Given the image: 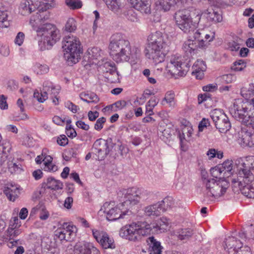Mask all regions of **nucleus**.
<instances>
[{
  "mask_svg": "<svg viewBox=\"0 0 254 254\" xmlns=\"http://www.w3.org/2000/svg\"><path fill=\"white\" fill-rule=\"evenodd\" d=\"M241 94L245 101L236 99L230 112L237 120L254 130V83L250 84L248 87H243Z\"/></svg>",
  "mask_w": 254,
  "mask_h": 254,
  "instance_id": "1",
  "label": "nucleus"
},
{
  "mask_svg": "<svg viewBox=\"0 0 254 254\" xmlns=\"http://www.w3.org/2000/svg\"><path fill=\"white\" fill-rule=\"evenodd\" d=\"M198 48L196 41L190 38L184 42L182 49L186 56L182 58L177 55L171 56L170 62L167 65L169 72L174 75L183 76L186 74L191 65L190 58L192 53Z\"/></svg>",
  "mask_w": 254,
  "mask_h": 254,
  "instance_id": "2",
  "label": "nucleus"
},
{
  "mask_svg": "<svg viewBox=\"0 0 254 254\" xmlns=\"http://www.w3.org/2000/svg\"><path fill=\"white\" fill-rule=\"evenodd\" d=\"M108 49L110 57L116 63L128 62L132 57L130 43L122 33H116L111 36Z\"/></svg>",
  "mask_w": 254,
  "mask_h": 254,
  "instance_id": "3",
  "label": "nucleus"
},
{
  "mask_svg": "<svg viewBox=\"0 0 254 254\" xmlns=\"http://www.w3.org/2000/svg\"><path fill=\"white\" fill-rule=\"evenodd\" d=\"M213 176L214 178H205L204 175L202 177V190L204 196L210 201L224 195L229 186L225 179H218L217 176Z\"/></svg>",
  "mask_w": 254,
  "mask_h": 254,
  "instance_id": "4",
  "label": "nucleus"
},
{
  "mask_svg": "<svg viewBox=\"0 0 254 254\" xmlns=\"http://www.w3.org/2000/svg\"><path fill=\"white\" fill-rule=\"evenodd\" d=\"M148 47L146 56L152 60L155 64L164 61L165 54L163 48L165 45L164 36L160 31L150 34L148 37Z\"/></svg>",
  "mask_w": 254,
  "mask_h": 254,
  "instance_id": "5",
  "label": "nucleus"
},
{
  "mask_svg": "<svg viewBox=\"0 0 254 254\" xmlns=\"http://www.w3.org/2000/svg\"><path fill=\"white\" fill-rule=\"evenodd\" d=\"M38 37L41 39L38 41V46L41 51L50 49L59 40V31L53 24L46 23L38 27H35Z\"/></svg>",
  "mask_w": 254,
  "mask_h": 254,
  "instance_id": "6",
  "label": "nucleus"
},
{
  "mask_svg": "<svg viewBox=\"0 0 254 254\" xmlns=\"http://www.w3.org/2000/svg\"><path fill=\"white\" fill-rule=\"evenodd\" d=\"M64 57L69 64H75L80 59L82 48L79 38L73 35L65 36L62 42Z\"/></svg>",
  "mask_w": 254,
  "mask_h": 254,
  "instance_id": "7",
  "label": "nucleus"
},
{
  "mask_svg": "<svg viewBox=\"0 0 254 254\" xmlns=\"http://www.w3.org/2000/svg\"><path fill=\"white\" fill-rule=\"evenodd\" d=\"M149 192L142 188L131 187L127 189H122L118 192V196L122 199V203L129 209L131 206L138 203L141 200H146Z\"/></svg>",
  "mask_w": 254,
  "mask_h": 254,
  "instance_id": "8",
  "label": "nucleus"
},
{
  "mask_svg": "<svg viewBox=\"0 0 254 254\" xmlns=\"http://www.w3.org/2000/svg\"><path fill=\"white\" fill-rule=\"evenodd\" d=\"M113 205L111 202H106L100 210V212L103 211L106 214V218L109 221L123 219L126 217V216L130 215L131 214L129 208L125 207L122 203L115 207H113Z\"/></svg>",
  "mask_w": 254,
  "mask_h": 254,
  "instance_id": "9",
  "label": "nucleus"
},
{
  "mask_svg": "<svg viewBox=\"0 0 254 254\" xmlns=\"http://www.w3.org/2000/svg\"><path fill=\"white\" fill-rule=\"evenodd\" d=\"M241 175L237 181L234 179L233 183H238L242 193L248 198H254V176L249 171L243 170L239 173Z\"/></svg>",
  "mask_w": 254,
  "mask_h": 254,
  "instance_id": "10",
  "label": "nucleus"
},
{
  "mask_svg": "<svg viewBox=\"0 0 254 254\" xmlns=\"http://www.w3.org/2000/svg\"><path fill=\"white\" fill-rule=\"evenodd\" d=\"M174 18L177 25L185 33L191 34L196 28V24L193 22L190 12L188 9L177 11Z\"/></svg>",
  "mask_w": 254,
  "mask_h": 254,
  "instance_id": "11",
  "label": "nucleus"
},
{
  "mask_svg": "<svg viewBox=\"0 0 254 254\" xmlns=\"http://www.w3.org/2000/svg\"><path fill=\"white\" fill-rule=\"evenodd\" d=\"M211 117L217 129L221 133H226L231 128V124L228 117L218 110L211 113Z\"/></svg>",
  "mask_w": 254,
  "mask_h": 254,
  "instance_id": "12",
  "label": "nucleus"
},
{
  "mask_svg": "<svg viewBox=\"0 0 254 254\" xmlns=\"http://www.w3.org/2000/svg\"><path fill=\"white\" fill-rule=\"evenodd\" d=\"M77 228L75 226L64 223L55 232V235L61 241H71L76 236Z\"/></svg>",
  "mask_w": 254,
  "mask_h": 254,
  "instance_id": "13",
  "label": "nucleus"
},
{
  "mask_svg": "<svg viewBox=\"0 0 254 254\" xmlns=\"http://www.w3.org/2000/svg\"><path fill=\"white\" fill-rule=\"evenodd\" d=\"M92 232L94 238L103 249H115L116 244L113 238L110 237L106 232L93 229Z\"/></svg>",
  "mask_w": 254,
  "mask_h": 254,
  "instance_id": "14",
  "label": "nucleus"
},
{
  "mask_svg": "<svg viewBox=\"0 0 254 254\" xmlns=\"http://www.w3.org/2000/svg\"><path fill=\"white\" fill-rule=\"evenodd\" d=\"M197 16L198 19H200L201 16L205 17L207 22L214 24L220 23L222 21V13L220 10H210L209 9L202 10L200 13H198Z\"/></svg>",
  "mask_w": 254,
  "mask_h": 254,
  "instance_id": "15",
  "label": "nucleus"
},
{
  "mask_svg": "<svg viewBox=\"0 0 254 254\" xmlns=\"http://www.w3.org/2000/svg\"><path fill=\"white\" fill-rule=\"evenodd\" d=\"M75 254H100L99 250L90 242H83L75 246Z\"/></svg>",
  "mask_w": 254,
  "mask_h": 254,
  "instance_id": "16",
  "label": "nucleus"
},
{
  "mask_svg": "<svg viewBox=\"0 0 254 254\" xmlns=\"http://www.w3.org/2000/svg\"><path fill=\"white\" fill-rule=\"evenodd\" d=\"M243 244L240 240L237 241L234 237H228L225 241V249L230 250L232 249V252L234 254H237L240 253L241 254L245 253V247H242Z\"/></svg>",
  "mask_w": 254,
  "mask_h": 254,
  "instance_id": "17",
  "label": "nucleus"
},
{
  "mask_svg": "<svg viewBox=\"0 0 254 254\" xmlns=\"http://www.w3.org/2000/svg\"><path fill=\"white\" fill-rule=\"evenodd\" d=\"M40 2L38 0H23L19 6V11L23 15H27L37 9Z\"/></svg>",
  "mask_w": 254,
  "mask_h": 254,
  "instance_id": "18",
  "label": "nucleus"
},
{
  "mask_svg": "<svg viewBox=\"0 0 254 254\" xmlns=\"http://www.w3.org/2000/svg\"><path fill=\"white\" fill-rule=\"evenodd\" d=\"M136 234L135 223L123 227L120 231V236L121 237L131 241H138Z\"/></svg>",
  "mask_w": 254,
  "mask_h": 254,
  "instance_id": "19",
  "label": "nucleus"
},
{
  "mask_svg": "<svg viewBox=\"0 0 254 254\" xmlns=\"http://www.w3.org/2000/svg\"><path fill=\"white\" fill-rule=\"evenodd\" d=\"M131 5L138 11L145 14L151 13V0H129Z\"/></svg>",
  "mask_w": 254,
  "mask_h": 254,
  "instance_id": "20",
  "label": "nucleus"
},
{
  "mask_svg": "<svg viewBox=\"0 0 254 254\" xmlns=\"http://www.w3.org/2000/svg\"><path fill=\"white\" fill-rule=\"evenodd\" d=\"M170 224L169 219L162 217L152 223V230L157 233L164 232L167 229Z\"/></svg>",
  "mask_w": 254,
  "mask_h": 254,
  "instance_id": "21",
  "label": "nucleus"
},
{
  "mask_svg": "<svg viewBox=\"0 0 254 254\" xmlns=\"http://www.w3.org/2000/svg\"><path fill=\"white\" fill-rule=\"evenodd\" d=\"M192 69V74L196 78L201 79L204 76V71L206 69V65L202 60H198L193 64Z\"/></svg>",
  "mask_w": 254,
  "mask_h": 254,
  "instance_id": "22",
  "label": "nucleus"
},
{
  "mask_svg": "<svg viewBox=\"0 0 254 254\" xmlns=\"http://www.w3.org/2000/svg\"><path fill=\"white\" fill-rule=\"evenodd\" d=\"M136 226L138 241L140 240L141 236L150 234L151 230H152V224H149L146 222H138L136 223Z\"/></svg>",
  "mask_w": 254,
  "mask_h": 254,
  "instance_id": "23",
  "label": "nucleus"
},
{
  "mask_svg": "<svg viewBox=\"0 0 254 254\" xmlns=\"http://www.w3.org/2000/svg\"><path fill=\"white\" fill-rule=\"evenodd\" d=\"M205 34V30L202 29H198L194 31L193 32H191L190 34V38L191 39L196 41L198 45V48H204L206 47V44L203 38V35Z\"/></svg>",
  "mask_w": 254,
  "mask_h": 254,
  "instance_id": "24",
  "label": "nucleus"
},
{
  "mask_svg": "<svg viewBox=\"0 0 254 254\" xmlns=\"http://www.w3.org/2000/svg\"><path fill=\"white\" fill-rule=\"evenodd\" d=\"M194 234L193 229L189 228H182L175 232V236L180 240L187 242Z\"/></svg>",
  "mask_w": 254,
  "mask_h": 254,
  "instance_id": "25",
  "label": "nucleus"
},
{
  "mask_svg": "<svg viewBox=\"0 0 254 254\" xmlns=\"http://www.w3.org/2000/svg\"><path fill=\"white\" fill-rule=\"evenodd\" d=\"M49 13L46 10H40L38 12L36 13L35 15L31 16L30 19V24L33 27V29L35 27H38L36 24H38L42 22V21H44L47 20L49 18Z\"/></svg>",
  "mask_w": 254,
  "mask_h": 254,
  "instance_id": "26",
  "label": "nucleus"
},
{
  "mask_svg": "<svg viewBox=\"0 0 254 254\" xmlns=\"http://www.w3.org/2000/svg\"><path fill=\"white\" fill-rule=\"evenodd\" d=\"M43 186L44 188L56 190L62 189L63 184L53 177H49L44 181Z\"/></svg>",
  "mask_w": 254,
  "mask_h": 254,
  "instance_id": "27",
  "label": "nucleus"
},
{
  "mask_svg": "<svg viewBox=\"0 0 254 254\" xmlns=\"http://www.w3.org/2000/svg\"><path fill=\"white\" fill-rule=\"evenodd\" d=\"M238 140L239 144L244 146L251 147L253 144L252 140V133L248 131H242L240 132Z\"/></svg>",
  "mask_w": 254,
  "mask_h": 254,
  "instance_id": "28",
  "label": "nucleus"
},
{
  "mask_svg": "<svg viewBox=\"0 0 254 254\" xmlns=\"http://www.w3.org/2000/svg\"><path fill=\"white\" fill-rule=\"evenodd\" d=\"M232 161L228 160L222 164V168H213L211 170V173L212 176H217L218 174H221L223 171H225L224 173L226 172L229 173L232 170Z\"/></svg>",
  "mask_w": 254,
  "mask_h": 254,
  "instance_id": "29",
  "label": "nucleus"
},
{
  "mask_svg": "<svg viewBox=\"0 0 254 254\" xmlns=\"http://www.w3.org/2000/svg\"><path fill=\"white\" fill-rule=\"evenodd\" d=\"M158 203L149 205L145 208L144 212L148 216H158L161 214V209Z\"/></svg>",
  "mask_w": 254,
  "mask_h": 254,
  "instance_id": "30",
  "label": "nucleus"
},
{
  "mask_svg": "<svg viewBox=\"0 0 254 254\" xmlns=\"http://www.w3.org/2000/svg\"><path fill=\"white\" fill-rule=\"evenodd\" d=\"M7 12L5 7L2 6L1 3H0V27L6 28L9 25V21L7 20Z\"/></svg>",
  "mask_w": 254,
  "mask_h": 254,
  "instance_id": "31",
  "label": "nucleus"
},
{
  "mask_svg": "<svg viewBox=\"0 0 254 254\" xmlns=\"http://www.w3.org/2000/svg\"><path fill=\"white\" fill-rule=\"evenodd\" d=\"M109 9L115 13L121 12L122 5L120 0H103Z\"/></svg>",
  "mask_w": 254,
  "mask_h": 254,
  "instance_id": "32",
  "label": "nucleus"
},
{
  "mask_svg": "<svg viewBox=\"0 0 254 254\" xmlns=\"http://www.w3.org/2000/svg\"><path fill=\"white\" fill-rule=\"evenodd\" d=\"M80 98L83 101L88 103H97L99 101V98L98 96L93 92H82L80 94Z\"/></svg>",
  "mask_w": 254,
  "mask_h": 254,
  "instance_id": "33",
  "label": "nucleus"
},
{
  "mask_svg": "<svg viewBox=\"0 0 254 254\" xmlns=\"http://www.w3.org/2000/svg\"><path fill=\"white\" fill-rule=\"evenodd\" d=\"M32 69L35 73L39 75L46 74L49 70V67L47 64L37 63L34 64Z\"/></svg>",
  "mask_w": 254,
  "mask_h": 254,
  "instance_id": "34",
  "label": "nucleus"
},
{
  "mask_svg": "<svg viewBox=\"0 0 254 254\" xmlns=\"http://www.w3.org/2000/svg\"><path fill=\"white\" fill-rule=\"evenodd\" d=\"M4 193L10 200L14 201L18 197L19 191L17 188L12 187L10 188L7 187L4 190Z\"/></svg>",
  "mask_w": 254,
  "mask_h": 254,
  "instance_id": "35",
  "label": "nucleus"
},
{
  "mask_svg": "<svg viewBox=\"0 0 254 254\" xmlns=\"http://www.w3.org/2000/svg\"><path fill=\"white\" fill-rule=\"evenodd\" d=\"M160 204V207L161 209V213L166 211L168 208H170L173 204L172 198L171 197H167L164 198L161 201L157 202Z\"/></svg>",
  "mask_w": 254,
  "mask_h": 254,
  "instance_id": "36",
  "label": "nucleus"
},
{
  "mask_svg": "<svg viewBox=\"0 0 254 254\" xmlns=\"http://www.w3.org/2000/svg\"><path fill=\"white\" fill-rule=\"evenodd\" d=\"M175 94L174 92L170 91L167 92L162 101V104L164 105L165 102L168 104L170 106H173L175 104Z\"/></svg>",
  "mask_w": 254,
  "mask_h": 254,
  "instance_id": "37",
  "label": "nucleus"
},
{
  "mask_svg": "<svg viewBox=\"0 0 254 254\" xmlns=\"http://www.w3.org/2000/svg\"><path fill=\"white\" fill-rule=\"evenodd\" d=\"M65 30L69 32H74L77 28L76 21L73 18H69L65 25Z\"/></svg>",
  "mask_w": 254,
  "mask_h": 254,
  "instance_id": "38",
  "label": "nucleus"
},
{
  "mask_svg": "<svg viewBox=\"0 0 254 254\" xmlns=\"http://www.w3.org/2000/svg\"><path fill=\"white\" fill-rule=\"evenodd\" d=\"M110 150L104 149L102 148H94L93 147V152L95 154L98 160H103L109 154Z\"/></svg>",
  "mask_w": 254,
  "mask_h": 254,
  "instance_id": "39",
  "label": "nucleus"
},
{
  "mask_svg": "<svg viewBox=\"0 0 254 254\" xmlns=\"http://www.w3.org/2000/svg\"><path fill=\"white\" fill-rule=\"evenodd\" d=\"M94 148H102L104 149L110 150L108 144V141L102 138L96 140L93 144Z\"/></svg>",
  "mask_w": 254,
  "mask_h": 254,
  "instance_id": "40",
  "label": "nucleus"
},
{
  "mask_svg": "<svg viewBox=\"0 0 254 254\" xmlns=\"http://www.w3.org/2000/svg\"><path fill=\"white\" fill-rule=\"evenodd\" d=\"M89 58L91 59H98L101 57V51L97 47H93L88 50Z\"/></svg>",
  "mask_w": 254,
  "mask_h": 254,
  "instance_id": "41",
  "label": "nucleus"
},
{
  "mask_svg": "<svg viewBox=\"0 0 254 254\" xmlns=\"http://www.w3.org/2000/svg\"><path fill=\"white\" fill-rule=\"evenodd\" d=\"M246 67V63L244 60H237L233 63L232 69L236 71L243 70Z\"/></svg>",
  "mask_w": 254,
  "mask_h": 254,
  "instance_id": "42",
  "label": "nucleus"
},
{
  "mask_svg": "<svg viewBox=\"0 0 254 254\" xmlns=\"http://www.w3.org/2000/svg\"><path fill=\"white\" fill-rule=\"evenodd\" d=\"M48 93L43 90L41 92L36 90L34 92V97L39 102L43 103L48 99Z\"/></svg>",
  "mask_w": 254,
  "mask_h": 254,
  "instance_id": "43",
  "label": "nucleus"
},
{
  "mask_svg": "<svg viewBox=\"0 0 254 254\" xmlns=\"http://www.w3.org/2000/svg\"><path fill=\"white\" fill-rule=\"evenodd\" d=\"M21 229L15 228L14 227H8L6 230L7 236L9 237V239H13L17 237L21 233Z\"/></svg>",
  "mask_w": 254,
  "mask_h": 254,
  "instance_id": "44",
  "label": "nucleus"
},
{
  "mask_svg": "<svg viewBox=\"0 0 254 254\" xmlns=\"http://www.w3.org/2000/svg\"><path fill=\"white\" fill-rule=\"evenodd\" d=\"M65 3L72 9L80 8L82 5V2L80 0H65Z\"/></svg>",
  "mask_w": 254,
  "mask_h": 254,
  "instance_id": "45",
  "label": "nucleus"
},
{
  "mask_svg": "<svg viewBox=\"0 0 254 254\" xmlns=\"http://www.w3.org/2000/svg\"><path fill=\"white\" fill-rule=\"evenodd\" d=\"M146 243L148 246V250H152L153 251V247L156 246H160L161 245L159 241H157L154 237H150L146 239Z\"/></svg>",
  "mask_w": 254,
  "mask_h": 254,
  "instance_id": "46",
  "label": "nucleus"
},
{
  "mask_svg": "<svg viewBox=\"0 0 254 254\" xmlns=\"http://www.w3.org/2000/svg\"><path fill=\"white\" fill-rule=\"evenodd\" d=\"M104 67L108 69L106 70V72H109L111 74H114L116 73L117 75L118 74V72L117 71L116 67L115 66V64L114 63H111L107 62L104 64Z\"/></svg>",
  "mask_w": 254,
  "mask_h": 254,
  "instance_id": "47",
  "label": "nucleus"
},
{
  "mask_svg": "<svg viewBox=\"0 0 254 254\" xmlns=\"http://www.w3.org/2000/svg\"><path fill=\"white\" fill-rule=\"evenodd\" d=\"M127 18L132 22H137L138 20L137 14L133 9H129L127 14Z\"/></svg>",
  "mask_w": 254,
  "mask_h": 254,
  "instance_id": "48",
  "label": "nucleus"
},
{
  "mask_svg": "<svg viewBox=\"0 0 254 254\" xmlns=\"http://www.w3.org/2000/svg\"><path fill=\"white\" fill-rule=\"evenodd\" d=\"M106 121V119L104 117H101L99 118L97 121L94 125V128L96 130H101L104 126V124Z\"/></svg>",
  "mask_w": 254,
  "mask_h": 254,
  "instance_id": "49",
  "label": "nucleus"
},
{
  "mask_svg": "<svg viewBox=\"0 0 254 254\" xmlns=\"http://www.w3.org/2000/svg\"><path fill=\"white\" fill-rule=\"evenodd\" d=\"M25 39V35L22 32L17 33L15 39L14 43L16 45L21 46L23 44Z\"/></svg>",
  "mask_w": 254,
  "mask_h": 254,
  "instance_id": "50",
  "label": "nucleus"
},
{
  "mask_svg": "<svg viewBox=\"0 0 254 254\" xmlns=\"http://www.w3.org/2000/svg\"><path fill=\"white\" fill-rule=\"evenodd\" d=\"M43 90L47 93H50L52 90H55V87L54 86L53 83L49 81H45L43 83Z\"/></svg>",
  "mask_w": 254,
  "mask_h": 254,
  "instance_id": "51",
  "label": "nucleus"
},
{
  "mask_svg": "<svg viewBox=\"0 0 254 254\" xmlns=\"http://www.w3.org/2000/svg\"><path fill=\"white\" fill-rule=\"evenodd\" d=\"M66 134L67 135L71 138L75 137L77 135V133L75 129L72 127L71 125L69 126H66Z\"/></svg>",
  "mask_w": 254,
  "mask_h": 254,
  "instance_id": "52",
  "label": "nucleus"
},
{
  "mask_svg": "<svg viewBox=\"0 0 254 254\" xmlns=\"http://www.w3.org/2000/svg\"><path fill=\"white\" fill-rule=\"evenodd\" d=\"M68 138L65 135H61L58 137L57 139V143L60 146H64L68 144Z\"/></svg>",
  "mask_w": 254,
  "mask_h": 254,
  "instance_id": "53",
  "label": "nucleus"
},
{
  "mask_svg": "<svg viewBox=\"0 0 254 254\" xmlns=\"http://www.w3.org/2000/svg\"><path fill=\"white\" fill-rule=\"evenodd\" d=\"M65 107L73 113H76L79 110V108L77 106L70 101H67L65 103Z\"/></svg>",
  "mask_w": 254,
  "mask_h": 254,
  "instance_id": "54",
  "label": "nucleus"
},
{
  "mask_svg": "<svg viewBox=\"0 0 254 254\" xmlns=\"http://www.w3.org/2000/svg\"><path fill=\"white\" fill-rule=\"evenodd\" d=\"M21 226V222L17 217H14L10 221L9 227L19 228Z\"/></svg>",
  "mask_w": 254,
  "mask_h": 254,
  "instance_id": "55",
  "label": "nucleus"
},
{
  "mask_svg": "<svg viewBox=\"0 0 254 254\" xmlns=\"http://www.w3.org/2000/svg\"><path fill=\"white\" fill-rule=\"evenodd\" d=\"M209 125L210 123L209 120L205 118H203L198 125V131L199 132L202 131L203 129Z\"/></svg>",
  "mask_w": 254,
  "mask_h": 254,
  "instance_id": "56",
  "label": "nucleus"
},
{
  "mask_svg": "<svg viewBox=\"0 0 254 254\" xmlns=\"http://www.w3.org/2000/svg\"><path fill=\"white\" fill-rule=\"evenodd\" d=\"M228 48L231 51H238L240 49V45L236 42L232 41L228 44Z\"/></svg>",
  "mask_w": 254,
  "mask_h": 254,
  "instance_id": "57",
  "label": "nucleus"
},
{
  "mask_svg": "<svg viewBox=\"0 0 254 254\" xmlns=\"http://www.w3.org/2000/svg\"><path fill=\"white\" fill-rule=\"evenodd\" d=\"M222 78L223 80L226 83H229L235 80L236 77L232 74H227L223 75L222 77Z\"/></svg>",
  "mask_w": 254,
  "mask_h": 254,
  "instance_id": "58",
  "label": "nucleus"
},
{
  "mask_svg": "<svg viewBox=\"0 0 254 254\" xmlns=\"http://www.w3.org/2000/svg\"><path fill=\"white\" fill-rule=\"evenodd\" d=\"M159 99L156 97H152L147 103L146 105L150 108H154L158 103Z\"/></svg>",
  "mask_w": 254,
  "mask_h": 254,
  "instance_id": "59",
  "label": "nucleus"
},
{
  "mask_svg": "<svg viewBox=\"0 0 254 254\" xmlns=\"http://www.w3.org/2000/svg\"><path fill=\"white\" fill-rule=\"evenodd\" d=\"M214 38V34L211 33L210 34L207 33L206 31L205 30V34L203 35V38L204 41H206V47L207 46L208 43L212 41Z\"/></svg>",
  "mask_w": 254,
  "mask_h": 254,
  "instance_id": "60",
  "label": "nucleus"
},
{
  "mask_svg": "<svg viewBox=\"0 0 254 254\" xmlns=\"http://www.w3.org/2000/svg\"><path fill=\"white\" fill-rule=\"evenodd\" d=\"M8 105L6 103V98L3 95L0 96V108L2 110L7 109Z\"/></svg>",
  "mask_w": 254,
  "mask_h": 254,
  "instance_id": "61",
  "label": "nucleus"
},
{
  "mask_svg": "<svg viewBox=\"0 0 254 254\" xmlns=\"http://www.w3.org/2000/svg\"><path fill=\"white\" fill-rule=\"evenodd\" d=\"M7 155L3 149L0 148V166L2 165L6 160Z\"/></svg>",
  "mask_w": 254,
  "mask_h": 254,
  "instance_id": "62",
  "label": "nucleus"
},
{
  "mask_svg": "<svg viewBox=\"0 0 254 254\" xmlns=\"http://www.w3.org/2000/svg\"><path fill=\"white\" fill-rule=\"evenodd\" d=\"M76 126L84 130H88L89 129V126L85 124L84 122L81 121H77L76 123Z\"/></svg>",
  "mask_w": 254,
  "mask_h": 254,
  "instance_id": "63",
  "label": "nucleus"
},
{
  "mask_svg": "<svg viewBox=\"0 0 254 254\" xmlns=\"http://www.w3.org/2000/svg\"><path fill=\"white\" fill-rule=\"evenodd\" d=\"M153 251L152 250H148L149 254H162L163 248L160 245V246H156L153 247Z\"/></svg>",
  "mask_w": 254,
  "mask_h": 254,
  "instance_id": "64",
  "label": "nucleus"
}]
</instances>
